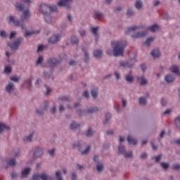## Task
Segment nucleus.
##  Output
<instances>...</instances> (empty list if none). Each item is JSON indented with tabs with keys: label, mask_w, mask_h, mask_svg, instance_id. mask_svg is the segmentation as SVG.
<instances>
[{
	"label": "nucleus",
	"mask_w": 180,
	"mask_h": 180,
	"mask_svg": "<svg viewBox=\"0 0 180 180\" xmlns=\"http://www.w3.org/2000/svg\"><path fill=\"white\" fill-rule=\"evenodd\" d=\"M111 46L113 49L115 57L122 56L124 53V47L127 46V42L126 41H113L111 42Z\"/></svg>",
	"instance_id": "1"
},
{
	"label": "nucleus",
	"mask_w": 180,
	"mask_h": 180,
	"mask_svg": "<svg viewBox=\"0 0 180 180\" xmlns=\"http://www.w3.org/2000/svg\"><path fill=\"white\" fill-rule=\"evenodd\" d=\"M30 16V13L29 12V10H27L23 12L21 16V21L15 20L13 16H11L10 22H13L15 26H17L18 27H22V29H25V25H24L25 21L27 20Z\"/></svg>",
	"instance_id": "2"
},
{
	"label": "nucleus",
	"mask_w": 180,
	"mask_h": 180,
	"mask_svg": "<svg viewBox=\"0 0 180 180\" xmlns=\"http://www.w3.org/2000/svg\"><path fill=\"white\" fill-rule=\"evenodd\" d=\"M40 9H41L42 13L44 15H45L44 19H45L46 22H47V23H51V16H50V15L47 13V11H49V9L50 12H57V6H49L46 4H42L40 6Z\"/></svg>",
	"instance_id": "3"
},
{
	"label": "nucleus",
	"mask_w": 180,
	"mask_h": 180,
	"mask_svg": "<svg viewBox=\"0 0 180 180\" xmlns=\"http://www.w3.org/2000/svg\"><path fill=\"white\" fill-rule=\"evenodd\" d=\"M118 153L120 154H122L124 155V158H130L133 157V152L129 151V152H126V149L124 148V146L120 144L118 147Z\"/></svg>",
	"instance_id": "4"
},
{
	"label": "nucleus",
	"mask_w": 180,
	"mask_h": 180,
	"mask_svg": "<svg viewBox=\"0 0 180 180\" xmlns=\"http://www.w3.org/2000/svg\"><path fill=\"white\" fill-rule=\"evenodd\" d=\"M134 64H136V58H131L129 60V61H122L120 63V65L121 67H124V68H131Z\"/></svg>",
	"instance_id": "5"
},
{
	"label": "nucleus",
	"mask_w": 180,
	"mask_h": 180,
	"mask_svg": "<svg viewBox=\"0 0 180 180\" xmlns=\"http://www.w3.org/2000/svg\"><path fill=\"white\" fill-rule=\"evenodd\" d=\"M33 180H53V178L47 174L46 173H43L41 174H34L32 176Z\"/></svg>",
	"instance_id": "6"
},
{
	"label": "nucleus",
	"mask_w": 180,
	"mask_h": 180,
	"mask_svg": "<svg viewBox=\"0 0 180 180\" xmlns=\"http://www.w3.org/2000/svg\"><path fill=\"white\" fill-rule=\"evenodd\" d=\"M20 43H22V38L18 39L13 43H9L8 46L13 50H18V49H19V46H20Z\"/></svg>",
	"instance_id": "7"
},
{
	"label": "nucleus",
	"mask_w": 180,
	"mask_h": 180,
	"mask_svg": "<svg viewBox=\"0 0 180 180\" xmlns=\"http://www.w3.org/2000/svg\"><path fill=\"white\" fill-rule=\"evenodd\" d=\"M70 2H72V0H60L58 2V6H66V8H70Z\"/></svg>",
	"instance_id": "8"
},
{
	"label": "nucleus",
	"mask_w": 180,
	"mask_h": 180,
	"mask_svg": "<svg viewBox=\"0 0 180 180\" xmlns=\"http://www.w3.org/2000/svg\"><path fill=\"white\" fill-rule=\"evenodd\" d=\"M61 39V35H54L49 39L48 41L49 43H51V44H54L58 41Z\"/></svg>",
	"instance_id": "9"
},
{
	"label": "nucleus",
	"mask_w": 180,
	"mask_h": 180,
	"mask_svg": "<svg viewBox=\"0 0 180 180\" xmlns=\"http://www.w3.org/2000/svg\"><path fill=\"white\" fill-rule=\"evenodd\" d=\"M145 36H147V32H138L136 34H134L131 37L132 39H140L141 37H144Z\"/></svg>",
	"instance_id": "10"
},
{
	"label": "nucleus",
	"mask_w": 180,
	"mask_h": 180,
	"mask_svg": "<svg viewBox=\"0 0 180 180\" xmlns=\"http://www.w3.org/2000/svg\"><path fill=\"white\" fill-rule=\"evenodd\" d=\"M151 56L153 57V58H158L160 56H161V53L160 52V50L158 49H155L152 51L151 52Z\"/></svg>",
	"instance_id": "11"
},
{
	"label": "nucleus",
	"mask_w": 180,
	"mask_h": 180,
	"mask_svg": "<svg viewBox=\"0 0 180 180\" xmlns=\"http://www.w3.org/2000/svg\"><path fill=\"white\" fill-rule=\"evenodd\" d=\"M58 63H60V60L56 58H51L50 60H48V64L51 67H54V65H56V64H58Z\"/></svg>",
	"instance_id": "12"
},
{
	"label": "nucleus",
	"mask_w": 180,
	"mask_h": 180,
	"mask_svg": "<svg viewBox=\"0 0 180 180\" xmlns=\"http://www.w3.org/2000/svg\"><path fill=\"white\" fill-rule=\"evenodd\" d=\"M127 141L129 144H132L133 146H136V144H137V140L133 139L131 136H127Z\"/></svg>",
	"instance_id": "13"
},
{
	"label": "nucleus",
	"mask_w": 180,
	"mask_h": 180,
	"mask_svg": "<svg viewBox=\"0 0 180 180\" xmlns=\"http://www.w3.org/2000/svg\"><path fill=\"white\" fill-rule=\"evenodd\" d=\"M170 71L174 74H177V75H180L179 68L177 66L173 65L170 68Z\"/></svg>",
	"instance_id": "14"
},
{
	"label": "nucleus",
	"mask_w": 180,
	"mask_h": 180,
	"mask_svg": "<svg viewBox=\"0 0 180 180\" xmlns=\"http://www.w3.org/2000/svg\"><path fill=\"white\" fill-rule=\"evenodd\" d=\"M4 130H11V127L4 123H0V133H2Z\"/></svg>",
	"instance_id": "15"
},
{
	"label": "nucleus",
	"mask_w": 180,
	"mask_h": 180,
	"mask_svg": "<svg viewBox=\"0 0 180 180\" xmlns=\"http://www.w3.org/2000/svg\"><path fill=\"white\" fill-rule=\"evenodd\" d=\"M43 155V149L37 148L34 153V157H41Z\"/></svg>",
	"instance_id": "16"
},
{
	"label": "nucleus",
	"mask_w": 180,
	"mask_h": 180,
	"mask_svg": "<svg viewBox=\"0 0 180 180\" xmlns=\"http://www.w3.org/2000/svg\"><path fill=\"white\" fill-rule=\"evenodd\" d=\"M160 29V27L157 25H153L151 27H149L147 28V30H149L150 32H153V33L157 32Z\"/></svg>",
	"instance_id": "17"
},
{
	"label": "nucleus",
	"mask_w": 180,
	"mask_h": 180,
	"mask_svg": "<svg viewBox=\"0 0 180 180\" xmlns=\"http://www.w3.org/2000/svg\"><path fill=\"white\" fill-rule=\"evenodd\" d=\"M102 54H103V52L101 50H96L94 52V56L96 58H101V57H102Z\"/></svg>",
	"instance_id": "18"
},
{
	"label": "nucleus",
	"mask_w": 180,
	"mask_h": 180,
	"mask_svg": "<svg viewBox=\"0 0 180 180\" xmlns=\"http://www.w3.org/2000/svg\"><path fill=\"white\" fill-rule=\"evenodd\" d=\"M138 29H140V27L139 26H133V27H128V29L126 31V34H129L130 33V32H134L135 30H137Z\"/></svg>",
	"instance_id": "19"
},
{
	"label": "nucleus",
	"mask_w": 180,
	"mask_h": 180,
	"mask_svg": "<svg viewBox=\"0 0 180 180\" xmlns=\"http://www.w3.org/2000/svg\"><path fill=\"white\" fill-rule=\"evenodd\" d=\"M165 81L168 82V84L171 82H174L175 81V77L172 75H167L165 78Z\"/></svg>",
	"instance_id": "20"
},
{
	"label": "nucleus",
	"mask_w": 180,
	"mask_h": 180,
	"mask_svg": "<svg viewBox=\"0 0 180 180\" xmlns=\"http://www.w3.org/2000/svg\"><path fill=\"white\" fill-rule=\"evenodd\" d=\"M13 86H14L13 83H9L8 85L6 87L7 92L11 94V92L13 91Z\"/></svg>",
	"instance_id": "21"
},
{
	"label": "nucleus",
	"mask_w": 180,
	"mask_h": 180,
	"mask_svg": "<svg viewBox=\"0 0 180 180\" xmlns=\"http://www.w3.org/2000/svg\"><path fill=\"white\" fill-rule=\"evenodd\" d=\"M30 172V168H26L24 170H22V178H25V176H27Z\"/></svg>",
	"instance_id": "22"
},
{
	"label": "nucleus",
	"mask_w": 180,
	"mask_h": 180,
	"mask_svg": "<svg viewBox=\"0 0 180 180\" xmlns=\"http://www.w3.org/2000/svg\"><path fill=\"white\" fill-rule=\"evenodd\" d=\"M153 41H154V37H149L146 39L145 44H146V46L148 47H150V46H151V43H153Z\"/></svg>",
	"instance_id": "23"
},
{
	"label": "nucleus",
	"mask_w": 180,
	"mask_h": 180,
	"mask_svg": "<svg viewBox=\"0 0 180 180\" xmlns=\"http://www.w3.org/2000/svg\"><path fill=\"white\" fill-rule=\"evenodd\" d=\"M91 95L94 99L98 96V88L94 87L91 89Z\"/></svg>",
	"instance_id": "24"
},
{
	"label": "nucleus",
	"mask_w": 180,
	"mask_h": 180,
	"mask_svg": "<svg viewBox=\"0 0 180 180\" xmlns=\"http://www.w3.org/2000/svg\"><path fill=\"white\" fill-rule=\"evenodd\" d=\"M82 51L84 53V61L85 63H86V61H88L89 60V55L88 54V52L86 51V49H82Z\"/></svg>",
	"instance_id": "25"
},
{
	"label": "nucleus",
	"mask_w": 180,
	"mask_h": 180,
	"mask_svg": "<svg viewBox=\"0 0 180 180\" xmlns=\"http://www.w3.org/2000/svg\"><path fill=\"white\" fill-rule=\"evenodd\" d=\"M94 16H95L96 19H98V20H99V19H103V14H102V13H99V12H98V11H96V12L94 13Z\"/></svg>",
	"instance_id": "26"
},
{
	"label": "nucleus",
	"mask_w": 180,
	"mask_h": 180,
	"mask_svg": "<svg viewBox=\"0 0 180 180\" xmlns=\"http://www.w3.org/2000/svg\"><path fill=\"white\" fill-rule=\"evenodd\" d=\"M32 138H33V133L30 134L28 136H25L23 141L30 143V141H32Z\"/></svg>",
	"instance_id": "27"
},
{
	"label": "nucleus",
	"mask_w": 180,
	"mask_h": 180,
	"mask_svg": "<svg viewBox=\"0 0 180 180\" xmlns=\"http://www.w3.org/2000/svg\"><path fill=\"white\" fill-rule=\"evenodd\" d=\"M135 7L136 8V9H141V8H143V3L141 2V1H137L136 2Z\"/></svg>",
	"instance_id": "28"
},
{
	"label": "nucleus",
	"mask_w": 180,
	"mask_h": 180,
	"mask_svg": "<svg viewBox=\"0 0 180 180\" xmlns=\"http://www.w3.org/2000/svg\"><path fill=\"white\" fill-rule=\"evenodd\" d=\"M37 33H40V31H37V32L26 31V32L25 34V37H29V36H32V34H37Z\"/></svg>",
	"instance_id": "29"
},
{
	"label": "nucleus",
	"mask_w": 180,
	"mask_h": 180,
	"mask_svg": "<svg viewBox=\"0 0 180 180\" xmlns=\"http://www.w3.org/2000/svg\"><path fill=\"white\" fill-rule=\"evenodd\" d=\"M79 124H77L75 122H72V124H70V129L72 130H75V129H78V127H79Z\"/></svg>",
	"instance_id": "30"
},
{
	"label": "nucleus",
	"mask_w": 180,
	"mask_h": 180,
	"mask_svg": "<svg viewBox=\"0 0 180 180\" xmlns=\"http://www.w3.org/2000/svg\"><path fill=\"white\" fill-rule=\"evenodd\" d=\"M140 80H141L140 85H146V84H147V79H146L144 77H142L141 79L140 77H138V81H140Z\"/></svg>",
	"instance_id": "31"
},
{
	"label": "nucleus",
	"mask_w": 180,
	"mask_h": 180,
	"mask_svg": "<svg viewBox=\"0 0 180 180\" xmlns=\"http://www.w3.org/2000/svg\"><path fill=\"white\" fill-rule=\"evenodd\" d=\"M134 79V77H133V76H131V75H127L126 76V81L127 82H132Z\"/></svg>",
	"instance_id": "32"
},
{
	"label": "nucleus",
	"mask_w": 180,
	"mask_h": 180,
	"mask_svg": "<svg viewBox=\"0 0 180 180\" xmlns=\"http://www.w3.org/2000/svg\"><path fill=\"white\" fill-rule=\"evenodd\" d=\"M8 165H11V167H13L14 165H16V160L15 159H11L8 161Z\"/></svg>",
	"instance_id": "33"
},
{
	"label": "nucleus",
	"mask_w": 180,
	"mask_h": 180,
	"mask_svg": "<svg viewBox=\"0 0 180 180\" xmlns=\"http://www.w3.org/2000/svg\"><path fill=\"white\" fill-rule=\"evenodd\" d=\"M174 123L176 124V127H177V129H180V117L176 118Z\"/></svg>",
	"instance_id": "34"
},
{
	"label": "nucleus",
	"mask_w": 180,
	"mask_h": 180,
	"mask_svg": "<svg viewBox=\"0 0 180 180\" xmlns=\"http://www.w3.org/2000/svg\"><path fill=\"white\" fill-rule=\"evenodd\" d=\"M78 38L77 37H72L71 43L72 44H78Z\"/></svg>",
	"instance_id": "35"
},
{
	"label": "nucleus",
	"mask_w": 180,
	"mask_h": 180,
	"mask_svg": "<svg viewBox=\"0 0 180 180\" xmlns=\"http://www.w3.org/2000/svg\"><path fill=\"white\" fill-rule=\"evenodd\" d=\"M98 30H99V27H92L91 32L95 36H98Z\"/></svg>",
	"instance_id": "36"
},
{
	"label": "nucleus",
	"mask_w": 180,
	"mask_h": 180,
	"mask_svg": "<svg viewBox=\"0 0 180 180\" xmlns=\"http://www.w3.org/2000/svg\"><path fill=\"white\" fill-rule=\"evenodd\" d=\"M112 117V115L110 113H107L106 115V120L103 122L104 124H106L109 120H110V118Z\"/></svg>",
	"instance_id": "37"
},
{
	"label": "nucleus",
	"mask_w": 180,
	"mask_h": 180,
	"mask_svg": "<svg viewBox=\"0 0 180 180\" xmlns=\"http://www.w3.org/2000/svg\"><path fill=\"white\" fill-rule=\"evenodd\" d=\"M86 112L87 113H95V112H98V108H91Z\"/></svg>",
	"instance_id": "38"
},
{
	"label": "nucleus",
	"mask_w": 180,
	"mask_h": 180,
	"mask_svg": "<svg viewBox=\"0 0 180 180\" xmlns=\"http://www.w3.org/2000/svg\"><path fill=\"white\" fill-rule=\"evenodd\" d=\"M147 102V100L144 97H141L139 98V103L140 105H144Z\"/></svg>",
	"instance_id": "39"
},
{
	"label": "nucleus",
	"mask_w": 180,
	"mask_h": 180,
	"mask_svg": "<svg viewBox=\"0 0 180 180\" xmlns=\"http://www.w3.org/2000/svg\"><path fill=\"white\" fill-rule=\"evenodd\" d=\"M11 71H12L11 66H6L4 69V72H6V74H10Z\"/></svg>",
	"instance_id": "40"
},
{
	"label": "nucleus",
	"mask_w": 180,
	"mask_h": 180,
	"mask_svg": "<svg viewBox=\"0 0 180 180\" xmlns=\"http://www.w3.org/2000/svg\"><path fill=\"white\" fill-rule=\"evenodd\" d=\"M97 171L98 172H102V170L103 169V165H102V164H98V165H97Z\"/></svg>",
	"instance_id": "41"
},
{
	"label": "nucleus",
	"mask_w": 180,
	"mask_h": 180,
	"mask_svg": "<svg viewBox=\"0 0 180 180\" xmlns=\"http://www.w3.org/2000/svg\"><path fill=\"white\" fill-rule=\"evenodd\" d=\"M161 167H162L163 169H168V167H169V165L168 163H160Z\"/></svg>",
	"instance_id": "42"
},
{
	"label": "nucleus",
	"mask_w": 180,
	"mask_h": 180,
	"mask_svg": "<svg viewBox=\"0 0 180 180\" xmlns=\"http://www.w3.org/2000/svg\"><path fill=\"white\" fill-rule=\"evenodd\" d=\"M161 155H159L158 156L155 157H152V160H155L156 162H160V160H161Z\"/></svg>",
	"instance_id": "43"
},
{
	"label": "nucleus",
	"mask_w": 180,
	"mask_h": 180,
	"mask_svg": "<svg viewBox=\"0 0 180 180\" xmlns=\"http://www.w3.org/2000/svg\"><path fill=\"white\" fill-rule=\"evenodd\" d=\"M89 151H91V146H87L86 150H84L83 152H82V154H88V153H89Z\"/></svg>",
	"instance_id": "44"
},
{
	"label": "nucleus",
	"mask_w": 180,
	"mask_h": 180,
	"mask_svg": "<svg viewBox=\"0 0 180 180\" xmlns=\"http://www.w3.org/2000/svg\"><path fill=\"white\" fill-rule=\"evenodd\" d=\"M92 134H93V132H92V130L91 129H89L87 130V131L86 132V136L87 137H91V136H92Z\"/></svg>",
	"instance_id": "45"
},
{
	"label": "nucleus",
	"mask_w": 180,
	"mask_h": 180,
	"mask_svg": "<svg viewBox=\"0 0 180 180\" xmlns=\"http://www.w3.org/2000/svg\"><path fill=\"white\" fill-rule=\"evenodd\" d=\"M56 178H58V180H63V179H61V172L60 171L56 172Z\"/></svg>",
	"instance_id": "46"
},
{
	"label": "nucleus",
	"mask_w": 180,
	"mask_h": 180,
	"mask_svg": "<svg viewBox=\"0 0 180 180\" xmlns=\"http://www.w3.org/2000/svg\"><path fill=\"white\" fill-rule=\"evenodd\" d=\"M11 81H14V82H18L19 81V77L17 76H13L11 77Z\"/></svg>",
	"instance_id": "47"
},
{
	"label": "nucleus",
	"mask_w": 180,
	"mask_h": 180,
	"mask_svg": "<svg viewBox=\"0 0 180 180\" xmlns=\"http://www.w3.org/2000/svg\"><path fill=\"white\" fill-rule=\"evenodd\" d=\"M45 88L46 89V95H49L51 92V89L49 87V86L45 85Z\"/></svg>",
	"instance_id": "48"
},
{
	"label": "nucleus",
	"mask_w": 180,
	"mask_h": 180,
	"mask_svg": "<svg viewBox=\"0 0 180 180\" xmlns=\"http://www.w3.org/2000/svg\"><path fill=\"white\" fill-rule=\"evenodd\" d=\"M43 63V56H39L37 61V64H41Z\"/></svg>",
	"instance_id": "49"
},
{
	"label": "nucleus",
	"mask_w": 180,
	"mask_h": 180,
	"mask_svg": "<svg viewBox=\"0 0 180 180\" xmlns=\"http://www.w3.org/2000/svg\"><path fill=\"white\" fill-rule=\"evenodd\" d=\"M15 8H17V9H19V11H23V6L21 4H16Z\"/></svg>",
	"instance_id": "50"
},
{
	"label": "nucleus",
	"mask_w": 180,
	"mask_h": 180,
	"mask_svg": "<svg viewBox=\"0 0 180 180\" xmlns=\"http://www.w3.org/2000/svg\"><path fill=\"white\" fill-rule=\"evenodd\" d=\"M172 169H180V165H178V164L174 165L172 167Z\"/></svg>",
	"instance_id": "51"
},
{
	"label": "nucleus",
	"mask_w": 180,
	"mask_h": 180,
	"mask_svg": "<svg viewBox=\"0 0 180 180\" xmlns=\"http://www.w3.org/2000/svg\"><path fill=\"white\" fill-rule=\"evenodd\" d=\"M60 101H69L70 98L68 96H63L60 98Z\"/></svg>",
	"instance_id": "52"
},
{
	"label": "nucleus",
	"mask_w": 180,
	"mask_h": 180,
	"mask_svg": "<svg viewBox=\"0 0 180 180\" xmlns=\"http://www.w3.org/2000/svg\"><path fill=\"white\" fill-rule=\"evenodd\" d=\"M151 146H152V148H153V150H157V148H158V146H155V145H154V141H151Z\"/></svg>",
	"instance_id": "53"
},
{
	"label": "nucleus",
	"mask_w": 180,
	"mask_h": 180,
	"mask_svg": "<svg viewBox=\"0 0 180 180\" xmlns=\"http://www.w3.org/2000/svg\"><path fill=\"white\" fill-rule=\"evenodd\" d=\"M83 96H84V98H89V92H88L87 91H84V93L83 94Z\"/></svg>",
	"instance_id": "54"
},
{
	"label": "nucleus",
	"mask_w": 180,
	"mask_h": 180,
	"mask_svg": "<svg viewBox=\"0 0 180 180\" xmlns=\"http://www.w3.org/2000/svg\"><path fill=\"white\" fill-rule=\"evenodd\" d=\"M0 36H1V37H6V32L5 31H1V32H0Z\"/></svg>",
	"instance_id": "55"
},
{
	"label": "nucleus",
	"mask_w": 180,
	"mask_h": 180,
	"mask_svg": "<svg viewBox=\"0 0 180 180\" xmlns=\"http://www.w3.org/2000/svg\"><path fill=\"white\" fill-rule=\"evenodd\" d=\"M141 69L142 70V71H146V70L147 69V66L145 64H142L141 65Z\"/></svg>",
	"instance_id": "56"
},
{
	"label": "nucleus",
	"mask_w": 180,
	"mask_h": 180,
	"mask_svg": "<svg viewBox=\"0 0 180 180\" xmlns=\"http://www.w3.org/2000/svg\"><path fill=\"white\" fill-rule=\"evenodd\" d=\"M56 151V149H51V150H49V153L50 155H54V153Z\"/></svg>",
	"instance_id": "57"
},
{
	"label": "nucleus",
	"mask_w": 180,
	"mask_h": 180,
	"mask_svg": "<svg viewBox=\"0 0 180 180\" xmlns=\"http://www.w3.org/2000/svg\"><path fill=\"white\" fill-rule=\"evenodd\" d=\"M77 179V174L76 173H72V180Z\"/></svg>",
	"instance_id": "58"
},
{
	"label": "nucleus",
	"mask_w": 180,
	"mask_h": 180,
	"mask_svg": "<svg viewBox=\"0 0 180 180\" xmlns=\"http://www.w3.org/2000/svg\"><path fill=\"white\" fill-rule=\"evenodd\" d=\"M16 176H18V174H16V172H13L12 174H11V178L13 179H14V178H16Z\"/></svg>",
	"instance_id": "59"
},
{
	"label": "nucleus",
	"mask_w": 180,
	"mask_h": 180,
	"mask_svg": "<svg viewBox=\"0 0 180 180\" xmlns=\"http://www.w3.org/2000/svg\"><path fill=\"white\" fill-rule=\"evenodd\" d=\"M43 49H44V47L43 46V45H40L38 46V49H37V51H41L43 50Z\"/></svg>",
	"instance_id": "60"
},
{
	"label": "nucleus",
	"mask_w": 180,
	"mask_h": 180,
	"mask_svg": "<svg viewBox=\"0 0 180 180\" xmlns=\"http://www.w3.org/2000/svg\"><path fill=\"white\" fill-rule=\"evenodd\" d=\"M127 15L128 16H131V15H133V11H131V9H129L127 11Z\"/></svg>",
	"instance_id": "61"
},
{
	"label": "nucleus",
	"mask_w": 180,
	"mask_h": 180,
	"mask_svg": "<svg viewBox=\"0 0 180 180\" xmlns=\"http://www.w3.org/2000/svg\"><path fill=\"white\" fill-rule=\"evenodd\" d=\"M73 147H77V148L81 147V143L77 142L76 143H74Z\"/></svg>",
	"instance_id": "62"
},
{
	"label": "nucleus",
	"mask_w": 180,
	"mask_h": 180,
	"mask_svg": "<svg viewBox=\"0 0 180 180\" xmlns=\"http://www.w3.org/2000/svg\"><path fill=\"white\" fill-rule=\"evenodd\" d=\"M161 105H162V106H165V105H167V102L165 101V99L162 98L161 100Z\"/></svg>",
	"instance_id": "63"
},
{
	"label": "nucleus",
	"mask_w": 180,
	"mask_h": 180,
	"mask_svg": "<svg viewBox=\"0 0 180 180\" xmlns=\"http://www.w3.org/2000/svg\"><path fill=\"white\" fill-rule=\"evenodd\" d=\"M16 36V32H11L10 35V39H13Z\"/></svg>",
	"instance_id": "64"
}]
</instances>
